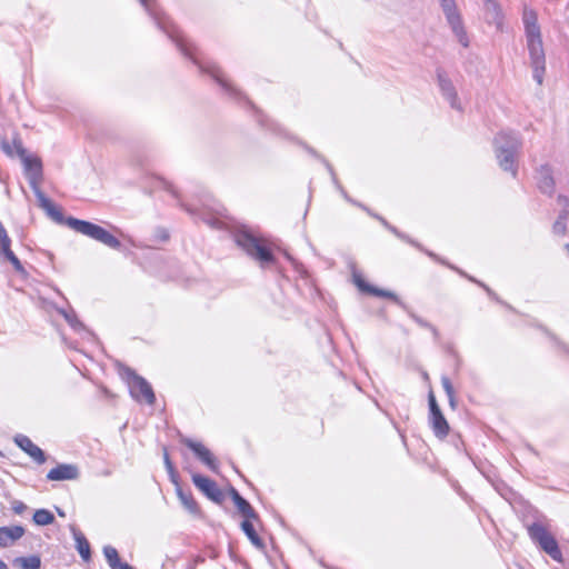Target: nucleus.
I'll return each mask as SVG.
<instances>
[{
  "label": "nucleus",
  "mask_w": 569,
  "mask_h": 569,
  "mask_svg": "<svg viewBox=\"0 0 569 569\" xmlns=\"http://www.w3.org/2000/svg\"><path fill=\"white\" fill-rule=\"evenodd\" d=\"M522 148V140L515 131H500L493 139L495 154L499 167L512 177L517 176V154Z\"/></svg>",
  "instance_id": "nucleus-1"
},
{
  "label": "nucleus",
  "mask_w": 569,
  "mask_h": 569,
  "mask_svg": "<svg viewBox=\"0 0 569 569\" xmlns=\"http://www.w3.org/2000/svg\"><path fill=\"white\" fill-rule=\"evenodd\" d=\"M66 224L78 233L87 236L103 243L111 249H120L121 242L108 230L92 222L80 220L73 217L66 219Z\"/></svg>",
  "instance_id": "nucleus-2"
},
{
  "label": "nucleus",
  "mask_w": 569,
  "mask_h": 569,
  "mask_svg": "<svg viewBox=\"0 0 569 569\" xmlns=\"http://www.w3.org/2000/svg\"><path fill=\"white\" fill-rule=\"evenodd\" d=\"M234 241L250 257L258 260L261 266L273 262L274 257L272 252L247 229L238 230L234 233Z\"/></svg>",
  "instance_id": "nucleus-3"
},
{
  "label": "nucleus",
  "mask_w": 569,
  "mask_h": 569,
  "mask_svg": "<svg viewBox=\"0 0 569 569\" xmlns=\"http://www.w3.org/2000/svg\"><path fill=\"white\" fill-rule=\"evenodd\" d=\"M528 535L531 540L548 553L555 561L562 562V553L557 540L551 536L540 522H533L528 526Z\"/></svg>",
  "instance_id": "nucleus-4"
},
{
  "label": "nucleus",
  "mask_w": 569,
  "mask_h": 569,
  "mask_svg": "<svg viewBox=\"0 0 569 569\" xmlns=\"http://www.w3.org/2000/svg\"><path fill=\"white\" fill-rule=\"evenodd\" d=\"M442 12L458 41L463 46H469V40L462 24L461 16L458 11L456 0H439Z\"/></svg>",
  "instance_id": "nucleus-5"
},
{
  "label": "nucleus",
  "mask_w": 569,
  "mask_h": 569,
  "mask_svg": "<svg viewBox=\"0 0 569 569\" xmlns=\"http://www.w3.org/2000/svg\"><path fill=\"white\" fill-rule=\"evenodd\" d=\"M124 373L132 398H134L137 401L144 400L147 403L153 405L156 401V396L150 383L141 376H138L130 368H126Z\"/></svg>",
  "instance_id": "nucleus-6"
},
{
  "label": "nucleus",
  "mask_w": 569,
  "mask_h": 569,
  "mask_svg": "<svg viewBox=\"0 0 569 569\" xmlns=\"http://www.w3.org/2000/svg\"><path fill=\"white\" fill-rule=\"evenodd\" d=\"M527 48L529 52L530 64L533 71V79L538 84H542L543 76L546 72V54L542 40L528 41Z\"/></svg>",
  "instance_id": "nucleus-7"
},
{
  "label": "nucleus",
  "mask_w": 569,
  "mask_h": 569,
  "mask_svg": "<svg viewBox=\"0 0 569 569\" xmlns=\"http://www.w3.org/2000/svg\"><path fill=\"white\" fill-rule=\"evenodd\" d=\"M193 485L203 492L213 502L220 503L223 500V493L216 481L199 473L192 475Z\"/></svg>",
  "instance_id": "nucleus-8"
},
{
  "label": "nucleus",
  "mask_w": 569,
  "mask_h": 569,
  "mask_svg": "<svg viewBox=\"0 0 569 569\" xmlns=\"http://www.w3.org/2000/svg\"><path fill=\"white\" fill-rule=\"evenodd\" d=\"M11 239L8 236L6 228L0 221V257H3L7 261H9L17 272H23L24 269L17 258V256L11 250Z\"/></svg>",
  "instance_id": "nucleus-9"
},
{
  "label": "nucleus",
  "mask_w": 569,
  "mask_h": 569,
  "mask_svg": "<svg viewBox=\"0 0 569 569\" xmlns=\"http://www.w3.org/2000/svg\"><path fill=\"white\" fill-rule=\"evenodd\" d=\"M23 163L27 177L29 179L30 186L37 192L39 190L38 184L42 179V162L39 158H32L29 154H26L24 158H21Z\"/></svg>",
  "instance_id": "nucleus-10"
},
{
  "label": "nucleus",
  "mask_w": 569,
  "mask_h": 569,
  "mask_svg": "<svg viewBox=\"0 0 569 569\" xmlns=\"http://www.w3.org/2000/svg\"><path fill=\"white\" fill-rule=\"evenodd\" d=\"M438 84L440 87L443 98L450 103L451 108L461 110V106L458 101L457 91L451 80L446 76L441 69L437 70Z\"/></svg>",
  "instance_id": "nucleus-11"
},
{
  "label": "nucleus",
  "mask_w": 569,
  "mask_h": 569,
  "mask_svg": "<svg viewBox=\"0 0 569 569\" xmlns=\"http://www.w3.org/2000/svg\"><path fill=\"white\" fill-rule=\"evenodd\" d=\"M181 442L191 449L196 456L212 471L218 470V462L216 458L212 456L209 449H207L202 443L193 441L189 438H183Z\"/></svg>",
  "instance_id": "nucleus-12"
},
{
  "label": "nucleus",
  "mask_w": 569,
  "mask_h": 569,
  "mask_svg": "<svg viewBox=\"0 0 569 569\" xmlns=\"http://www.w3.org/2000/svg\"><path fill=\"white\" fill-rule=\"evenodd\" d=\"M14 443L28 453L37 463L46 462V455L41 448L34 445L31 439L24 435H17L13 439Z\"/></svg>",
  "instance_id": "nucleus-13"
},
{
  "label": "nucleus",
  "mask_w": 569,
  "mask_h": 569,
  "mask_svg": "<svg viewBox=\"0 0 569 569\" xmlns=\"http://www.w3.org/2000/svg\"><path fill=\"white\" fill-rule=\"evenodd\" d=\"M79 476L80 472L76 465L60 463L48 472L47 479L51 481L76 480Z\"/></svg>",
  "instance_id": "nucleus-14"
},
{
  "label": "nucleus",
  "mask_w": 569,
  "mask_h": 569,
  "mask_svg": "<svg viewBox=\"0 0 569 569\" xmlns=\"http://www.w3.org/2000/svg\"><path fill=\"white\" fill-rule=\"evenodd\" d=\"M356 284L357 287L363 291V292H367V293H370L372 296H376V297H381V298H388V299H391L393 300L398 306H400L403 310H407V305L405 302H402L399 297L392 292V291H389V290H383V289H379L377 287H373L369 283H367L365 280H362L361 278L357 277L356 278Z\"/></svg>",
  "instance_id": "nucleus-15"
},
{
  "label": "nucleus",
  "mask_w": 569,
  "mask_h": 569,
  "mask_svg": "<svg viewBox=\"0 0 569 569\" xmlns=\"http://www.w3.org/2000/svg\"><path fill=\"white\" fill-rule=\"evenodd\" d=\"M555 184L551 167L548 164L541 166L538 171V187L540 191L548 196H552L555 192Z\"/></svg>",
  "instance_id": "nucleus-16"
},
{
  "label": "nucleus",
  "mask_w": 569,
  "mask_h": 569,
  "mask_svg": "<svg viewBox=\"0 0 569 569\" xmlns=\"http://www.w3.org/2000/svg\"><path fill=\"white\" fill-rule=\"evenodd\" d=\"M40 207L47 212V214L57 223H66L62 211L48 199L40 190L36 192Z\"/></svg>",
  "instance_id": "nucleus-17"
},
{
  "label": "nucleus",
  "mask_w": 569,
  "mask_h": 569,
  "mask_svg": "<svg viewBox=\"0 0 569 569\" xmlns=\"http://www.w3.org/2000/svg\"><path fill=\"white\" fill-rule=\"evenodd\" d=\"M23 535L24 528L22 526L0 527V547H9L22 538Z\"/></svg>",
  "instance_id": "nucleus-18"
},
{
  "label": "nucleus",
  "mask_w": 569,
  "mask_h": 569,
  "mask_svg": "<svg viewBox=\"0 0 569 569\" xmlns=\"http://www.w3.org/2000/svg\"><path fill=\"white\" fill-rule=\"evenodd\" d=\"M558 202L563 203L565 208L559 213L557 220L555 221L552 226V230L557 234H565L567 230V218L569 214V200L566 196H559Z\"/></svg>",
  "instance_id": "nucleus-19"
},
{
  "label": "nucleus",
  "mask_w": 569,
  "mask_h": 569,
  "mask_svg": "<svg viewBox=\"0 0 569 569\" xmlns=\"http://www.w3.org/2000/svg\"><path fill=\"white\" fill-rule=\"evenodd\" d=\"M429 420H430L432 430L438 438L442 439L448 436L449 425L441 411L430 415Z\"/></svg>",
  "instance_id": "nucleus-20"
},
{
  "label": "nucleus",
  "mask_w": 569,
  "mask_h": 569,
  "mask_svg": "<svg viewBox=\"0 0 569 569\" xmlns=\"http://www.w3.org/2000/svg\"><path fill=\"white\" fill-rule=\"evenodd\" d=\"M176 491L180 502L188 512L193 516H199L201 513L200 507L191 492H184L181 487H178Z\"/></svg>",
  "instance_id": "nucleus-21"
},
{
  "label": "nucleus",
  "mask_w": 569,
  "mask_h": 569,
  "mask_svg": "<svg viewBox=\"0 0 569 569\" xmlns=\"http://www.w3.org/2000/svg\"><path fill=\"white\" fill-rule=\"evenodd\" d=\"M71 530L76 541V548L79 555L81 556L83 561H89L91 559V549L89 541L87 540L84 535L78 529L72 528Z\"/></svg>",
  "instance_id": "nucleus-22"
},
{
  "label": "nucleus",
  "mask_w": 569,
  "mask_h": 569,
  "mask_svg": "<svg viewBox=\"0 0 569 569\" xmlns=\"http://www.w3.org/2000/svg\"><path fill=\"white\" fill-rule=\"evenodd\" d=\"M103 555L111 569H133L129 563L120 561L117 549L111 546H106L103 548Z\"/></svg>",
  "instance_id": "nucleus-23"
},
{
  "label": "nucleus",
  "mask_w": 569,
  "mask_h": 569,
  "mask_svg": "<svg viewBox=\"0 0 569 569\" xmlns=\"http://www.w3.org/2000/svg\"><path fill=\"white\" fill-rule=\"evenodd\" d=\"M252 521L253 520H243L241 522V529L256 548H258L259 550H263L266 547L264 542L256 532Z\"/></svg>",
  "instance_id": "nucleus-24"
},
{
  "label": "nucleus",
  "mask_w": 569,
  "mask_h": 569,
  "mask_svg": "<svg viewBox=\"0 0 569 569\" xmlns=\"http://www.w3.org/2000/svg\"><path fill=\"white\" fill-rule=\"evenodd\" d=\"M204 70L210 73L214 79L216 81L228 92L232 93V94H239L238 90L236 88H233V86L231 83H229L224 78H223V73L222 71L220 70L219 67L212 64V66H208L204 68Z\"/></svg>",
  "instance_id": "nucleus-25"
},
{
  "label": "nucleus",
  "mask_w": 569,
  "mask_h": 569,
  "mask_svg": "<svg viewBox=\"0 0 569 569\" xmlns=\"http://www.w3.org/2000/svg\"><path fill=\"white\" fill-rule=\"evenodd\" d=\"M236 507L238 511L242 515L244 520H254L259 521V515L256 512L253 507L244 499L242 498L240 501L236 503Z\"/></svg>",
  "instance_id": "nucleus-26"
},
{
  "label": "nucleus",
  "mask_w": 569,
  "mask_h": 569,
  "mask_svg": "<svg viewBox=\"0 0 569 569\" xmlns=\"http://www.w3.org/2000/svg\"><path fill=\"white\" fill-rule=\"evenodd\" d=\"M14 563L19 565L22 569H40L41 559L36 555L29 557H19L14 559Z\"/></svg>",
  "instance_id": "nucleus-27"
},
{
  "label": "nucleus",
  "mask_w": 569,
  "mask_h": 569,
  "mask_svg": "<svg viewBox=\"0 0 569 569\" xmlns=\"http://www.w3.org/2000/svg\"><path fill=\"white\" fill-rule=\"evenodd\" d=\"M32 520L38 526H48L54 521V516L47 509H38L34 511Z\"/></svg>",
  "instance_id": "nucleus-28"
},
{
  "label": "nucleus",
  "mask_w": 569,
  "mask_h": 569,
  "mask_svg": "<svg viewBox=\"0 0 569 569\" xmlns=\"http://www.w3.org/2000/svg\"><path fill=\"white\" fill-rule=\"evenodd\" d=\"M526 40L528 41H540L542 40L540 26H527L525 27Z\"/></svg>",
  "instance_id": "nucleus-29"
},
{
  "label": "nucleus",
  "mask_w": 569,
  "mask_h": 569,
  "mask_svg": "<svg viewBox=\"0 0 569 569\" xmlns=\"http://www.w3.org/2000/svg\"><path fill=\"white\" fill-rule=\"evenodd\" d=\"M176 42H177V46L179 47V49L182 51L183 54L190 57L193 60L194 63H200L198 61V58L194 56L193 51L191 50L190 44L184 39L177 38Z\"/></svg>",
  "instance_id": "nucleus-30"
},
{
  "label": "nucleus",
  "mask_w": 569,
  "mask_h": 569,
  "mask_svg": "<svg viewBox=\"0 0 569 569\" xmlns=\"http://www.w3.org/2000/svg\"><path fill=\"white\" fill-rule=\"evenodd\" d=\"M522 21L525 27L539 24L537 13L532 9H525Z\"/></svg>",
  "instance_id": "nucleus-31"
},
{
  "label": "nucleus",
  "mask_w": 569,
  "mask_h": 569,
  "mask_svg": "<svg viewBox=\"0 0 569 569\" xmlns=\"http://www.w3.org/2000/svg\"><path fill=\"white\" fill-rule=\"evenodd\" d=\"M390 232H392L396 237H398L399 239L403 240V241H407L408 243L417 247V248H420V244H418L415 240H412L411 238H409L407 234L400 232L396 227H393L392 224H389L388 228H387Z\"/></svg>",
  "instance_id": "nucleus-32"
},
{
  "label": "nucleus",
  "mask_w": 569,
  "mask_h": 569,
  "mask_svg": "<svg viewBox=\"0 0 569 569\" xmlns=\"http://www.w3.org/2000/svg\"><path fill=\"white\" fill-rule=\"evenodd\" d=\"M409 315V317L418 325L420 326L421 328H426V329H429L431 328V323L428 322L427 320H425L423 318L419 317L417 313H415L413 311H411L408 307H407V310H406Z\"/></svg>",
  "instance_id": "nucleus-33"
},
{
  "label": "nucleus",
  "mask_w": 569,
  "mask_h": 569,
  "mask_svg": "<svg viewBox=\"0 0 569 569\" xmlns=\"http://www.w3.org/2000/svg\"><path fill=\"white\" fill-rule=\"evenodd\" d=\"M12 144H13V148L17 152V154L19 156V158H24L27 153V150L26 148L23 147V143L21 141V139L19 137H16L12 141Z\"/></svg>",
  "instance_id": "nucleus-34"
},
{
  "label": "nucleus",
  "mask_w": 569,
  "mask_h": 569,
  "mask_svg": "<svg viewBox=\"0 0 569 569\" xmlns=\"http://www.w3.org/2000/svg\"><path fill=\"white\" fill-rule=\"evenodd\" d=\"M428 402H429L430 415L441 411L440 407L437 403L436 397H435L433 392H431V391L428 395Z\"/></svg>",
  "instance_id": "nucleus-35"
},
{
  "label": "nucleus",
  "mask_w": 569,
  "mask_h": 569,
  "mask_svg": "<svg viewBox=\"0 0 569 569\" xmlns=\"http://www.w3.org/2000/svg\"><path fill=\"white\" fill-rule=\"evenodd\" d=\"M428 402H429L430 415L441 411L440 407L437 403L436 397H435L433 392H431V391L428 395Z\"/></svg>",
  "instance_id": "nucleus-36"
},
{
  "label": "nucleus",
  "mask_w": 569,
  "mask_h": 569,
  "mask_svg": "<svg viewBox=\"0 0 569 569\" xmlns=\"http://www.w3.org/2000/svg\"><path fill=\"white\" fill-rule=\"evenodd\" d=\"M11 509L16 515H22L27 510V505L20 500H13Z\"/></svg>",
  "instance_id": "nucleus-37"
},
{
  "label": "nucleus",
  "mask_w": 569,
  "mask_h": 569,
  "mask_svg": "<svg viewBox=\"0 0 569 569\" xmlns=\"http://www.w3.org/2000/svg\"><path fill=\"white\" fill-rule=\"evenodd\" d=\"M441 385L447 396H451L452 393H455L452 383L447 376L441 377Z\"/></svg>",
  "instance_id": "nucleus-38"
},
{
  "label": "nucleus",
  "mask_w": 569,
  "mask_h": 569,
  "mask_svg": "<svg viewBox=\"0 0 569 569\" xmlns=\"http://www.w3.org/2000/svg\"><path fill=\"white\" fill-rule=\"evenodd\" d=\"M163 460H164V466H166L167 471H172L174 469V467L170 460L167 449H164Z\"/></svg>",
  "instance_id": "nucleus-39"
},
{
  "label": "nucleus",
  "mask_w": 569,
  "mask_h": 569,
  "mask_svg": "<svg viewBox=\"0 0 569 569\" xmlns=\"http://www.w3.org/2000/svg\"><path fill=\"white\" fill-rule=\"evenodd\" d=\"M230 497L234 505L243 498L233 487L230 488Z\"/></svg>",
  "instance_id": "nucleus-40"
},
{
  "label": "nucleus",
  "mask_w": 569,
  "mask_h": 569,
  "mask_svg": "<svg viewBox=\"0 0 569 569\" xmlns=\"http://www.w3.org/2000/svg\"><path fill=\"white\" fill-rule=\"evenodd\" d=\"M451 268L453 269V267H451ZM455 270H457L460 274H462V276H465V277H466L465 272H462L461 270H459V269H457V268H455ZM467 278H468L470 281L477 282V283H478L479 286H481V287H482V288H483V289H485L489 295L491 293V290H490L486 284H483L482 282H479V281H477L476 279H473L472 277H469V276H467Z\"/></svg>",
  "instance_id": "nucleus-41"
},
{
  "label": "nucleus",
  "mask_w": 569,
  "mask_h": 569,
  "mask_svg": "<svg viewBox=\"0 0 569 569\" xmlns=\"http://www.w3.org/2000/svg\"><path fill=\"white\" fill-rule=\"evenodd\" d=\"M64 317L71 327L77 328L78 326H81V322L76 319V317H70L69 315H64Z\"/></svg>",
  "instance_id": "nucleus-42"
},
{
  "label": "nucleus",
  "mask_w": 569,
  "mask_h": 569,
  "mask_svg": "<svg viewBox=\"0 0 569 569\" xmlns=\"http://www.w3.org/2000/svg\"><path fill=\"white\" fill-rule=\"evenodd\" d=\"M168 473H169V477H170L171 482L176 485V489H177L178 487H180L179 481H178V475H177V472H176V469H173L172 471H168Z\"/></svg>",
  "instance_id": "nucleus-43"
},
{
  "label": "nucleus",
  "mask_w": 569,
  "mask_h": 569,
  "mask_svg": "<svg viewBox=\"0 0 569 569\" xmlns=\"http://www.w3.org/2000/svg\"><path fill=\"white\" fill-rule=\"evenodd\" d=\"M357 206H359L362 210H365L368 214H370L371 217L375 218V212H372L368 207L361 204V203H357Z\"/></svg>",
  "instance_id": "nucleus-44"
},
{
  "label": "nucleus",
  "mask_w": 569,
  "mask_h": 569,
  "mask_svg": "<svg viewBox=\"0 0 569 569\" xmlns=\"http://www.w3.org/2000/svg\"><path fill=\"white\" fill-rule=\"evenodd\" d=\"M429 330L431 331V333L435 337V339L438 340L439 339V331H438V329L433 325H431V328H429Z\"/></svg>",
  "instance_id": "nucleus-45"
},
{
  "label": "nucleus",
  "mask_w": 569,
  "mask_h": 569,
  "mask_svg": "<svg viewBox=\"0 0 569 569\" xmlns=\"http://www.w3.org/2000/svg\"><path fill=\"white\" fill-rule=\"evenodd\" d=\"M448 399H449V405L451 408H455L456 407V398H455V393H452L451 396H447Z\"/></svg>",
  "instance_id": "nucleus-46"
},
{
  "label": "nucleus",
  "mask_w": 569,
  "mask_h": 569,
  "mask_svg": "<svg viewBox=\"0 0 569 569\" xmlns=\"http://www.w3.org/2000/svg\"><path fill=\"white\" fill-rule=\"evenodd\" d=\"M2 148L3 150L8 153V154H11V148H10V144L8 142H3L2 143Z\"/></svg>",
  "instance_id": "nucleus-47"
},
{
  "label": "nucleus",
  "mask_w": 569,
  "mask_h": 569,
  "mask_svg": "<svg viewBox=\"0 0 569 569\" xmlns=\"http://www.w3.org/2000/svg\"><path fill=\"white\" fill-rule=\"evenodd\" d=\"M166 189L169 192H171L173 196H176V190L173 189V187L170 183L166 182Z\"/></svg>",
  "instance_id": "nucleus-48"
},
{
  "label": "nucleus",
  "mask_w": 569,
  "mask_h": 569,
  "mask_svg": "<svg viewBox=\"0 0 569 569\" xmlns=\"http://www.w3.org/2000/svg\"><path fill=\"white\" fill-rule=\"evenodd\" d=\"M140 2L146 8V10L150 11L149 0H140Z\"/></svg>",
  "instance_id": "nucleus-49"
},
{
  "label": "nucleus",
  "mask_w": 569,
  "mask_h": 569,
  "mask_svg": "<svg viewBox=\"0 0 569 569\" xmlns=\"http://www.w3.org/2000/svg\"><path fill=\"white\" fill-rule=\"evenodd\" d=\"M380 223L387 229L390 224L383 217L380 219Z\"/></svg>",
  "instance_id": "nucleus-50"
},
{
  "label": "nucleus",
  "mask_w": 569,
  "mask_h": 569,
  "mask_svg": "<svg viewBox=\"0 0 569 569\" xmlns=\"http://www.w3.org/2000/svg\"><path fill=\"white\" fill-rule=\"evenodd\" d=\"M208 223L211 226V227H214V228H218V220L213 219V220H209Z\"/></svg>",
  "instance_id": "nucleus-51"
},
{
  "label": "nucleus",
  "mask_w": 569,
  "mask_h": 569,
  "mask_svg": "<svg viewBox=\"0 0 569 569\" xmlns=\"http://www.w3.org/2000/svg\"><path fill=\"white\" fill-rule=\"evenodd\" d=\"M0 569H9L7 563L2 560H0Z\"/></svg>",
  "instance_id": "nucleus-52"
},
{
  "label": "nucleus",
  "mask_w": 569,
  "mask_h": 569,
  "mask_svg": "<svg viewBox=\"0 0 569 569\" xmlns=\"http://www.w3.org/2000/svg\"><path fill=\"white\" fill-rule=\"evenodd\" d=\"M57 511L59 516L64 517V512L61 509L57 508Z\"/></svg>",
  "instance_id": "nucleus-53"
},
{
  "label": "nucleus",
  "mask_w": 569,
  "mask_h": 569,
  "mask_svg": "<svg viewBox=\"0 0 569 569\" xmlns=\"http://www.w3.org/2000/svg\"><path fill=\"white\" fill-rule=\"evenodd\" d=\"M381 218H382V217H381V216H379L378 213H377V214H375V219H377L379 222H380V219H381Z\"/></svg>",
  "instance_id": "nucleus-54"
},
{
  "label": "nucleus",
  "mask_w": 569,
  "mask_h": 569,
  "mask_svg": "<svg viewBox=\"0 0 569 569\" xmlns=\"http://www.w3.org/2000/svg\"><path fill=\"white\" fill-rule=\"evenodd\" d=\"M161 238L167 239L168 234H161Z\"/></svg>",
  "instance_id": "nucleus-55"
},
{
  "label": "nucleus",
  "mask_w": 569,
  "mask_h": 569,
  "mask_svg": "<svg viewBox=\"0 0 569 569\" xmlns=\"http://www.w3.org/2000/svg\"><path fill=\"white\" fill-rule=\"evenodd\" d=\"M161 238L167 239L168 234H161Z\"/></svg>",
  "instance_id": "nucleus-56"
},
{
  "label": "nucleus",
  "mask_w": 569,
  "mask_h": 569,
  "mask_svg": "<svg viewBox=\"0 0 569 569\" xmlns=\"http://www.w3.org/2000/svg\"><path fill=\"white\" fill-rule=\"evenodd\" d=\"M428 254L432 258H435L436 256L432 253V252H428Z\"/></svg>",
  "instance_id": "nucleus-57"
},
{
  "label": "nucleus",
  "mask_w": 569,
  "mask_h": 569,
  "mask_svg": "<svg viewBox=\"0 0 569 569\" xmlns=\"http://www.w3.org/2000/svg\"><path fill=\"white\" fill-rule=\"evenodd\" d=\"M566 249L569 251V243L566 244Z\"/></svg>",
  "instance_id": "nucleus-58"
}]
</instances>
